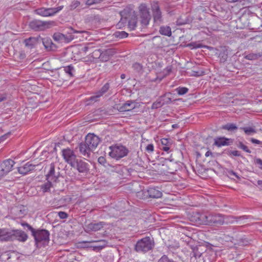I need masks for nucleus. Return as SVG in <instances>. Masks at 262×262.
Returning <instances> with one entry per match:
<instances>
[{
  "label": "nucleus",
  "instance_id": "nucleus-44",
  "mask_svg": "<svg viewBox=\"0 0 262 262\" xmlns=\"http://www.w3.org/2000/svg\"><path fill=\"white\" fill-rule=\"evenodd\" d=\"M64 70L66 73L69 74L70 76H73V72L74 71V68L72 65H70L64 68Z\"/></svg>",
  "mask_w": 262,
  "mask_h": 262
},
{
  "label": "nucleus",
  "instance_id": "nucleus-58",
  "mask_svg": "<svg viewBox=\"0 0 262 262\" xmlns=\"http://www.w3.org/2000/svg\"><path fill=\"white\" fill-rule=\"evenodd\" d=\"M7 95L6 94H0V102L6 99Z\"/></svg>",
  "mask_w": 262,
  "mask_h": 262
},
{
  "label": "nucleus",
  "instance_id": "nucleus-29",
  "mask_svg": "<svg viewBox=\"0 0 262 262\" xmlns=\"http://www.w3.org/2000/svg\"><path fill=\"white\" fill-rule=\"evenodd\" d=\"M240 129L243 130L247 136H252L256 133L255 126L242 127Z\"/></svg>",
  "mask_w": 262,
  "mask_h": 262
},
{
  "label": "nucleus",
  "instance_id": "nucleus-25",
  "mask_svg": "<svg viewBox=\"0 0 262 262\" xmlns=\"http://www.w3.org/2000/svg\"><path fill=\"white\" fill-rule=\"evenodd\" d=\"M136 107L135 102L132 100H128L123 103L118 109L120 112L130 111Z\"/></svg>",
  "mask_w": 262,
  "mask_h": 262
},
{
  "label": "nucleus",
  "instance_id": "nucleus-62",
  "mask_svg": "<svg viewBox=\"0 0 262 262\" xmlns=\"http://www.w3.org/2000/svg\"><path fill=\"white\" fill-rule=\"evenodd\" d=\"M231 154L234 156L238 157L240 156L239 152L237 150H232L231 151Z\"/></svg>",
  "mask_w": 262,
  "mask_h": 262
},
{
  "label": "nucleus",
  "instance_id": "nucleus-4",
  "mask_svg": "<svg viewBox=\"0 0 262 262\" xmlns=\"http://www.w3.org/2000/svg\"><path fill=\"white\" fill-rule=\"evenodd\" d=\"M224 215L216 212H206L205 225L219 226L224 225Z\"/></svg>",
  "mask_w": 262,
  "mask_h": 262
},
{
  "label": "nucleus",
  "instance_id": "nucleus-7",
  "mask_svg": "<svg viewBox=\"0 0 262 262\" xmlns=\"http://www.w3.org/2000/svg\"><path fill=\"white\" fill-rule=\"evenodd\" d=\"M139 12L140 22L142 26H147L151 19L149 10L145 4H141L139 6Z\"/></svg>",
  "mask_w": 262,
  "mask_h": 262
},
{
  "label": "nucleus",
  "instance_id": "nucleus-37",
  "mask_svg": "<svg viewBox=\"0 0 262 262\" xmlns=\"http://www.w3.org/2000/svg\"><path fill=\"white\" fill-rule=\"evenodd\" d=\"M186 47L190 48L191 49L200 48L203 47V45L199 42H191L188 43Z\"/></svg>",
  "mask_w": 262,
  "mask_h": 262
},
{
  "label": "nucleus",
  "instance_id": "nucleus-43",
  "mask_svg": "<svg viewBox=\"0 0 262 262\" xmlns=\"http://www.w3.org/2000/svg\"><path fill=\"white\" fill-rule=\"evenodd\" d=\"M93 47L92 43H89L82 47L81 49V51L82 53H86L88 52H91L93 51Z\"/></svg>",
  "mask_w": 262,
  "mask_h": 262
},
{
  "label": "nucleus",
  "instance_id": "nucleus-12",
  "mask_svg": "<svg viewBox=\"0 0 262 262\" xmlns=\"http://www.w3.org/2000/svg\"><path fill=\"white\" fill-rule=\"evenodd\" d=\"M110 88V83H106L100 90L96 92L95 95L90 97L87 99L86 102L88 104H90L91 102H97L98 101L99 98L106 93Z\"/></svg>",
  "mask_w": 262,
  "mask_h": 262
},
{
  "label": "nucleus",
  "instance_id": "nucleus-38",
  "mask_svg": "<svg viewBox=\"0 0 262 262\" xmlns=\"http://www.w3.org/2000/svg\"><path fill=\"white\" fill-rule=\"evenodd\" d=\"M163 102L159 98L151 105V109H157L163 106Z\"/></svg>",
  "mask_w": 262,
  "mask_h": 262
},
{
  "label": "nucleus",
  "instance_id": "nucleus-63",
  "mask_svg": "<svg viewBox=\"0 0 262 262\" xmlns=\"http://www.w3.org/2000/svg\"><path fill=\"white\" fill-rule=\"evenodd\" d=\"M255 163L259 165L262 166V160L260 159H256L255 160Z\"/></svg>",
  "mask_w": 262,
  "mask_h": 262
},
{
  "label": "nucleus",
  "instance_id": "nucleus-52",
  "mask_svg": "<svg viewBox=\"0 0 262 262\" xmlns=\"http://www.w3.org/2000/svg\"><path fill=\"white\" fill-rule=\"evenodd\" d=\"M98 162L100 164H101L102 165H104L106 163V159L104 157L101 156L98 158Z\"/></svg>",
  "mask_w": 262,
  "mask_h": 262
},
{
  "label": "nucleus",
  "instance_id": "nucleus-30",
  "mask_svg": "<svg viewBox=\"0 0 262 262\" xmlns=\"http://www.w3.org/2000/svg\"><path fill=\"white\" fill-rule=\"evenodd\" d=\"M159 32L161 35L170 36L171 35V30L169 26H162L160 28Z\"/></svg>",
  "mask_w": 262,
  "mask_h": 262
},
{
  "label": "nucleus",
  "instance_id": "nucleus-50",
  "mask_svg": "<svg viewBox=\"0 0 262 262\" xmlns=\"http://www.w3.org/2000/svg\"><path fill=\"white\" fill-rule=\"evenodd\" d=\"M58 216L61 219H65L68 217V214L63 211H59L58 212Z\"/></svg>",
  "mask_w": 262,
  "mask_h": 262
},
{
  "label": "nucleus",
  "instance_id": "nucleus-45",
  "mask_svg": "<svg viewBox=\"0 0 262 262\" xmlns=\"http://www.w3.org/2000/svg\"><path fill=\"white\" fill-rule=\"evenodd\" d=\"M80 4V2L77 0L73 1L69 6V9L73 10L77 8Z\"/></svg>",
  "mask_w": 262,
  "mask_h": 262
},
{
  "label": "nucleus",
  "instance_id": "nucleus-23",
  "mask_svg": "<svg viewBox=\"0 0 262 262\" xmlns=\"http://www.w3.org/2000/svg\"><path fill=\"white\" fill-rule=\"evenodd\" d=\"M14 241L18 240L19 242H25L28 238L27 234L23 231L20 230H13Z\"/></svg>",
  "mask_w": 262,
  "mask_h": 262
},
{
  "label": "nucleus",
  "instance_id": "nucleus-51",
  "mask_svg": "<svg viewBox=\"0 0 262 262\" xmlns=\"http://www.w3.org/2000/svg\"><path fill=\"white\" fill-rule=\"evenodd\" d=\"M154 147L153 144H149L146 146V147L145 148V150L147 152L150 153L154 151Z\"/></svg>",
  "mask_w": 262,
  "mask_h": 262
},
{
  "label": "nucleus",
  "instance_id": "nucleus-31",
  "mask_svg": "<svg viewBox=\"0 0 262 262\" xmlns=\"http://www.w3.org/2000/svg\"><path fill=\"white\" fill-rule=\"evenodd\" d=\"M128 27L130 30H134L137 27V17L136 15H133L130 19L128 20Z\"/></svg>",
  "mask_w": 262,
  "mask_h": 262
},
{
  "label": "nucleus",
  "instance_id": "nucleus-39",
  "mask_svg": "<svg viewBox=\"0 0 262 262\" xmlns=\"http://www.w3.org/2000/svg\"><path fill=\"white\" fill-rule=\"evenodd\" d=\"M114 36L118 38H124L128 36V33L125 31H116L114 33Z\"/></svg>",
  "mask_w": 262,
  "mask_h": 262
},
{
  "label": "nucleus",
  "instance_id": "nucleus-28",
  "mask_svg": "<svg viewBox=\"0 0 262 262\" xmlns=\"http://www.w3.org/2000/svg\"><path fill=\"white\" fill-rule=\"evenodd\" d=\"M161 142L163 146L162 149L165 151L168 152L170 146L172 144L171 141L168 139L163 138L161 140Z\"/></svg>",
  "mask_w": 262,
  "mask_h": 262
},
{
  "label": "nucleus",
  "instance_id": "nucleus-26",
  "mask_svg": "<svg viewBox=\"0 0 262 262\" xmlns=\"http://www.w3.org/2000/svg\"><path fill=\"white\" fill-rule=\"evenodd\" d=\"M230 143H232L230 139L226 138L225 137L217 138L214 139V145L217 147L226 146L230 145Z\"/></svg>",
  "mask_w": 262,
  "mask_h": 262
},
{
  "label": "nucleus",
  "instance_id": "nucleus-61",
  "mask_svg": "<svg viewBox=\"0 0 262 262\" xmlns=\"http://www.w3.org/2000/svg\"><path fill=\"white\" fill-rule=\"evenodd\" d=\"M253 184L255 185L258 186L260 188L262 189V180H258L257 182V184L254 183V182H252Z\"/></svg>",
  "mask_w": 262,
  "mask_h": 262
},
{
  "label": "nucleus",
  "instance_id": "nucleus-48",
  "mask_svg": "<svg viewBox=\"0 0 262 262\" xmlns=\"http://www.w3.org/2000/svg\"><path fill=\"white\" fill-rule=\"evenodd\" d=\"M132 67L137 72H140L142 68L141 64L137 62L134 63Z\"/></svg>",
  "mask_w": 262,
  "mask_h": 262
},
{
  "label": "nucleus",
  "instance_id": "nucleus-47",
  "mask_svg": "<svg viewBox=\"0 0 262 262\" xmlns=\"http://www.w3.org/2000/svg\"><path fill=\"white\" fill-rule=\"evenodd\" d=\"M103 0H87L86 2V5L88 6H91L94 4H98L101 3Z\"/></svg>",
  "mask_w": 262,
  "mask_h": 262
},
{
  "label": "nucleus",
  "instance_id": "nucleus-46",
  "mask_svg": "<svg viewBox=\"0 0 262 262\" xmlns=\"http://www.w3.org/2000/svg\"><path fill=\"white\" fill-rule=\"evenodd\" d=\"M161 100L163 102V104H169L171 102V99L169 97H166V94L161 96L160 97Z\"/></svg>",
  "mask_w": 262,
  "mask_h": 262
},
{
  "label": "nucleus",
  "instance_id": "nucleus-10",
  "mask_svg": "<svg viewBox=\"0 0 262 262\" xmlns=\"http://www.w3.org/2000/svg\"><path fill=\"white\" fill-rule=\"evenodd\" d=\"M86 144L89 146V149H91L93 151L96 148L100 142V138L94 134H89L86 135L85 139Z\"/></svg>",
  "mask_w": 262,
  "mask_h": 262
},
{
  "label": "nucleus",
  "instance_id": "nucleus-53",
  "mask_svg": "<svg viewBox=\"0 0 262 262\" xmlns=\"http://www.w3.org/2000/svg\"><path fill=\"white\" fill-rule=\"evenodd\" d=\"M21 224L24 227H27L28 230H29L31 231V232H32V231L34 230V228L27 223H22Z\"/></svg>",
  "mask_w": 262,
  "mask_h": 262
},
{
  "label": "nucleus",
  "instance_id": "nucleus-24",
  "mask_svg": "<svg viewBox=\"0 0 262 262\" xmlns=\"http://www.w3.org/2000/svg\"><path fill=\"white\" fill-rule=\"evenodd\" d=\"M249 215H242L240 216H234L231 215H224V224H233L235 222V219H248L250 218Z\"/></svg>",
  "mask_w": 262,
  "mask_h": 262
},
{
  "label": "nucleus",
  "instance_id": "nucleus-60",
  "mask_svg": "<svg viewBox=\"0 0 262 262\" xmlns=\"http://www.w3.org/2000/svg\"><path fill=\"white\" fill-rule=\"evenodd\" d=\"M10 135V133H8L7 134L2 136L0 137L1 141L5 140L9 135Z\"/></svg>",
  "mask_w": 262,
  "mask_h": 262
},
{
  "label": "nucleus",
  "instance_id": "nucleus-1",
  "mask_svg": "<svg viewBox=\"0 0 262 262\" xmlns=\"http://www.w3.org/2000/svg\"><path fill=\"white\" fill-rule=\"evenodd\" d=\"M155 247L152 237L146 236L137 241L135 246V250L138 253H145L152 250Z\"/></svg>",
  "mask_w": 262,
  "mask_h": 262
},
{
  "label": "nucleus",
  "instance_id": "nucleus-22",
  "mask_svg": "<svg viewBox=\"0 0 262 262\" xmlns=\"http://www.w3.org/2000/svg\"><path fill=\"white\" fill-rule=\"evenodd\" d=\"M89 146L86 144L85 142H82L79 144V150L80 153L86 158H90L91 153L93 151L91 149H89Z\"/></svg>",
  "mask_w": 262,
  "mask_h": 262
},
{
  "label": "nucleus",
  "instance_id": "nucleus-36",
  "mask_svg": "<svg viewBox=\"0 0 262 262\" xmlns=\"http://www.w3.org/2000/svg\"><path fill=\"white\" fill-rule=\"evenodd\" d=\"M98 242H103L104 244L103 245H98V246H86V248H91L93 249V250L95 251H99L102 250L106 245V242L104 240H100L98 241Z\"/></svg>",
  "mask_w": 262,
  "mask_h": 262
},
{
  "label": "nucleus",
  "instance_id": "nucleus-41",
  "mask_svg": "<svg viewBox=\"0 0 262 262\" xmlns=\"http://www.w3.org/2000/svg\"><path fill=\"white\" fill-rule=\"evenodd\" d=\"M236 145L238 148L243 149L247 153L250 154L251 152V151L248 148V147L241 141L236 142Z\"/></svg>",
  "mask_w": 262,
  "mask_h": 262
},
{
  "label": "nucleus",
  "instance_id": "nucleus-9",
  "mask_svg": "<svg viewBox=\"0 0 262 262\" xmlns=\"http://www.w3.org/2000/svg\"><path fill=\"white\" fill-rule=\"evenodd\" d=\"M49 22L38 19L32 20L29 24V28L35 31H43L49 28Z\"/></svg>",
  "mask_w": 262,
  "mask_h": 262
},
{
  "label": "nucleus",
  "instance_id": "nucleus-19",
  "mask_svg": "<svg viewBox=\"0 0 262 262\" xmlns=\"http://www.w3.org/2000/svg\"><path fill=\"white\" fill-rule=\"evenodd\" d=\"M106 223L104 222L98 223H91L86 226L85 231L87 232L91 231H97L102 229Z\"/></svg>",
  "mask_w": 262,
  "mask_h": 262
},
{
  "label": "nucleus",
  "instance_id": "nucleus-64",
  "mask_svg": "<svg viewBox=\"0 0 262 262\" xmlns=\"http://www.w3.org/2000/svg\"><path fill=\"white\" fill-rule=\"evenodd\" d=\"M241 242L243 243V245H247L249 243L248 241L247 240L246 238L244 239H241Z\"/></svg>",
  "mask_w": 262,
  "mask_h": 262
},
{
  "label": "nucleus",
  "instance_id": "nucleus-6",
  "mask_svg": "<svg viewBox=\"0 0 262 262\" xmlns=\"http://www.w3.org/2000/svg\"><path fill=\"white\" fill-rule=\"evenodd\" d=\"M84 32H85L84 31H77L71 28V32L69 35H67L59 32H56L53 35V38L55 41L58 42L68 43L75 38L74 35L72 34V33H83Z\"/></svg>",
  "mask_w": 262,
  "mask_h": 262
},
{
  "label": "nucleus",
  "instance_id": "nucleus-18",
  "mask_svg": "<svg viewBox=\"0 0 262 262\" xmlns=\"http://www.w3.org/2000/svg\"><path fill=\"white\" fill-rule=\"evenodd\" d=\"M14 241L13 230L8 231L6 229H0V241L9 242Z\"/></svg>",
  "mask_w": 262,
  "mask_h": 262
},
{
  "label": "nucleus",
  "instance_id": "nucleus-8",
  "mask_svg": "<svg viewBox=\"0 0 262 262\" xmlns=\"http://www.w3.org/2000/svg\"><path fill=\"white\" fill-rule=\"evenodd\" d=\"M63 7V6H59L56 8H45L42 7L36 9L35 12L38 15L44 17H47L54 15L56 13L61 10Z\"/></svg>",
  "mask_w": 262,
  "mask_h": 262
},
{
  "label": "nucleus",
  "instance_id": "nucleus-55",
  "mask_svg": "<svg viewBox=\"0 0 262 262\" xmlns=\"http://www.w3.org/2000/svg\"><path fill=\"white\" fill-rule=\"evenodd\" d=\"M124 13V11H121L120 12V15L121 16V18L120 21H122V23H124V24L126 25V23L128 22V20H127V18L126 17H123V13Z\"/></svg>",
  "mask_w": 262,
  "mask_h": 262
},
{
  "label": "nucleus",
  "instance_id": "nucleus-59",
  "mask_svg": "<svg viewBox=\"0 0 262 262\" xmlns=\"http://www.w3.org/2000/svg\"><path fill=\"white\" fill-rule=\"evenodd\" d=\"M125 26V25L124 24V23H122V21H120L117 24V27L120 29L123 28Z\"/></svg>",
  "mask_w": 262,
  "mask_h": 262
},
{
  "label": "nucleus",
  "instance_id": "nucleus-49",
  "mask_svg": "<svg viewBox=\"0 0 262 262\" xmlns=\"http://www.w3.org/2000/svg\"><path fill=\"white\" fill-rule=\"evenodd\" d=\"M5 169L3 166L0 164V179L8 173L7 171H5Z\"/></svg>",
  "mask_w": 262,
  "mask_h": 262
},
{
  "label": "nucleus",
  "instance_id": "nucleus-57",
  "mask_svg": "<svg viewBox=\"0 0 262 262\" xmlns=\"http://www.w3.org/2000/svg\"><path fill=\"white\" fill-rule=\"evenodd\" d=\"M98 241H83L81 242L82 244H84V247L86 248V246H91L90 244L94 242H98Z\"/></svg>",
  "mask_w": 262,
  "mask_h": 262
},
{
  "label": "nucleus",
  "instance_id": "nucleus-40",
  "mask_svg": "<svg viewBox=\"0 0 262 262\" xmlns=\"http://www.w3.org/2000/svg\"><path fill=\"white\" fill-rule=\"evenodd\" d=\"M188 21L189 19L186 17L184 18L183 16H180L177 19L176 24L178 26H182L187 24Z\"/></svg>",
  "mask_w": 262,
  "mask_h": 262
},
{
  "label": "nucleus",
  "instance_id": "nucleus-15",
  "mask_svg": "<svg viewBox=\"0 0 262 262\" xmlns=\"http://www.w3.org/2000/svg\"><path fill=\"white\" fill-rule=\"evenodd\" d=\"M190 220L196 224L205 225L206 213L194 212L189 217Z\"/></svg>",
  "mask_w": 262,
  "mask_h": 262
},
{
  "label": "nucleus",
  "instance_id": "nucleus-2",
  "mask_svg": "<svg viewBox=\"0 0 262 262\" xmlns=\"http://www.w3.org/2000/svg\"><path fill=\"white\" fill-rule=\"evenodd\" d=\"M31 235L34 238L35 245L37 247H41L45 243H48L49 241L50 232L47 230L34 229Z\"/></svg>",
  "mask_w": 262,
  "mask_h": 262
},
{
  "label": "nucleus",
  "instance_id": "nucleus-14",
  "mask_svg": "<svg viewBox=\"0 0 262 262\" xmlns=\"http://www.w3.org/2000/svg\"><path fill=\"white\" fill-rule=\"evenodd\" d=\"M72 167L76 168L79 172L84 174H87L90 170V165L80 159H77Z\"/></svg>",
  "mask_w": 262,
  "mask_h": 262
},
{
  "label": "nucleus",
  "instance_id": "nucleus-11",
  "mask_svg": "<svg viewBox=\"0 0 262 262\" xmlns=\"http://www.w3.org/2000/svg\"><path fill=\"white\" fill-rule=\"evenodd\" d=\"M62 155L63 159L71 167L74 166L77 160L76 156L74 151L70 148L63 149L62 150Z\"/></svg>",
  "mask_w": 262,
  "mask_h": 262
},
{
  "label": "nucleus",
  "instance_id": "nucleus-13",
  "mask_svg": "<svg viewBox=\"0 0 262 262\" xmlns=\"http://www.w3.org/2000/svg\"><path fill=\"white\" fill-rule=\"evenodd\" d=\"M153 19L155 24L160 25L163 22L162 12L157 3L154 4L151 6Z\"/></svg>",
  "mask_w": 262,
  "mask_h": 262
},
{
  "label": "nucleus",
  "instance_id": "nucleus-5",
  "mask_svg": "<svg viewBox=\"0 0 262 262\" xmlns=\"http://www.w3.org/2000/svg\"><path fill=\"white\" fill-rule=\"evenodd\" d=\"M138 196L142 199H158L162 196V192L158 187H150L138 192Z\"/></svg>",
  "mask_w": 262,
  "mask_h": 262
},
{
  "label": "nucleus",
  "instance_id": "nucleus-56",
  "mask_svg": "<svg viewBox=\"0 0 262 262\" xmlns=\"http://www.w3.org/2000/svg\"><path fill=\"white\" fill-rule=\"evenodd\" d=\"M250 141L253 144H262L261 141H260L257 139H254V138H251Z\"/></svg>",
  "mask_w": 262,
  "mask_h": 262
},
{
  "label": "nucleus",
  "instance_id": "nucleus-42",
  "mask_svg": "<svg viewBox=\"0 0 262 262\" xmlns=\"http://www.w3.org/2000/svg\"><path fill=\"white\" fill-rule=\"evenodd\" d=\"M189 90L186 87L179 86L176 89V91L179 95H183L186 94Z\"/></svg>",
  "mask_w": 262,
  "mask_h": 262
},
{
  "label": "nucleus",
  "instance_id": "nucleus-32",
  "mask_svg": "<svg viewBox=\"0 0 262 262\" xmlns=\"http://www.w3.org/2000/svg\"><path fill=\"white\" fill-rule=\"evenodd\" d=\"M91 57L92 58L91 60L92 61H96L97 59H100L101 60V50L98 49L92 51V52L90 54Z\"/></svg>",
  "mask_w": 262,
  "mask_h": 262
},
{
  "label": "nucleus",
  "instance_id": "nucleus-16",
  "mask_svg": "<svg viewBox=\"0 0 262 262\" xmlns=\"http://www.w3.org/2000/svg\"><path fill=\"white\" fill-rule=\"evenodd\" d=\"M49 167V172L46 175L47 180L56 183L58 181V178L60 176L59 172L55 171V165L53 163H52Z\"/></svg>",
  "mask_w": 262,
  "mask_h": 262
},
{
  "label": "nucleus",
  "instance_id": "nucleus-17",
  "mask_svg": "<svg viewBox=\"0 0 262 262\" xmlns=\"http://www.w3.org/2000/svg\"><path fill=\"white\" fill-rule=\"evenodd\" d=\"M45 39H42L40 37V36H38L37 37H31L29 38L26 39L24 41L25 45L26 47H28L30 49L33 48L37 44V43L39 41L41 40L42 43L44 45L45 47L47 48L48 47V45H45Z\"/></svg>",
  "mask_w": 262,
  "mask_h": 262
},
{
  "label": "nucleus",
  "instance_id": "nucleus-34",
  "mask_svg": "<svg viewBox=\"0 0 262 262\" xmlns=\"http://www.w3.org/2000/svg\"><path fill=\"white\" fill-rule=\"evenodd\" d=\"M262 56L260 53H250L244 56V58L248 60H257Z\"/></svg>",
  "mask_w": 262,
  "mask_h": 262
},
{
  "label": "nucleus",
  "instance_id": "nucleus-27",
  "mask_svg": "<svg viewBox=\"0 0 262 262\" xmlns=\"http://www.w3.org/2000/svg\"><path fill=\"white\" fill-rule=\"evenodd\" d=\"M14 164L15 162L13 160L11 159H8L4 161L1 164L5 169V171L9 173L10 171L12 170V167Z\"/></svg>",
  "mask_w": 262,
  "mask_h": 262
},
{
  "label": "nucleus",
  "instance_id": "nucleus-3",
  "mask_svg": "<svg viewBox=\"0 0 262 262\" xmlns=\"http://www.w3.org/2000/svg\"><path fill=\"white\" fill-rule=\"evenodd\" d=\"M109 156L116 160L120 159L126 156L128 152V149L125 146L121 144H116L109 147Z\"/></svg>",
  "mask_w": 262,
  "mask_h": 262
},
{
  "label": "nucleus",
  "instance_id": "nucleus-21",
  "mask_svg": "<svg viewBox=\"0 0 262 262\" xmlns=\"http://www.w3.org/2000/svg\"><path fill=\"white\" fill-rule=\"evenodd\" d=\"M116 53L114 49H107L106 50H101V61H108Z\"/></svg>",
  "mask_w": 262,
  "mask_h": 262
},
{
  "label": "nucleus",
  "instance_id": "nucleus-33",
  "mask_svg": "<svg viewBox=\"0 0 262 262\" xmlns=\"http://www.w3.org/2000/svg\"><path fill=\"white\" fill-rule=\"evenodd\" d=\"M51 181H47V182L45 183L40 186V188L42 191L44 193L50 191V189L53 187L52 183Z\"/></svg>",
  "mask_w": 262,
  "mask_h": 262
},
{
  "label": "nucleus",
  "instance_id": "nucleus-54",
  "mask_svg": "<svg viewBox=\"0 0 262 262\" xmlns=\"http://www.w3.org/2000/svg\"><path fill=\"white\" fill-rule=\"evenodd\" d=\"M228 174L229 176H235L238 179H241L240 177L236 172H235L233 170H229L228 171Z\"/></svg>",
  "mask_w": 262,
  "mask_h": 262
},
{
  "label": "nucleus",
  "instance_id": "nucleus-35",
  "mask_svg": "<svg viewBox=\"0 0 262 262\" xmlns=\"http://www.w3.org/2000/svg\"><path fill=\"white\" fill-rule=\"evenodd\" d=\"M223 129L227 130L228 131H234L237 129V127L234 123H227L224 125H223L222 127Z\"/></svg>",
  "mask_w": 262,
  "mask_h": 262
},
{
  "label": "nucleus",
  "instance_id": "nucleus-20",
  "mask_svg": "<svg viewBox=\"0 0 262 262\" xmlns=\"http://www.w3.org/2000/svg\"><path fill=\"white\" fill-rule=\"evenodd\" d=\"M35 167L36 165H34L30 162H28L23 166L18 167V171L19 173L25 175L29 172L33 170Z\"/></svg>",
  "mask_w": 262,
  "mask_h": 262
}]
</instances>
